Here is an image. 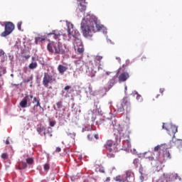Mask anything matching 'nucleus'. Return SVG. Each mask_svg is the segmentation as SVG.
Instances as JSON below:
<instances>
[{
  "label": "nucleus",
  "instance_id": "obj_1",
  "mask_svg": "<svg viewBox=\"0 0 182 182\" xmlns=\"http://www.w3.org/2000/svg\"><path fill=\"white\" fill-rule=\"evenodd\" d=\"M103 25L99 23L97 18L94 16L88 15L81 22V30L85 38H92L93 33L103 31Z\"/></svg>",
  "mask_w": 182,
  "mask_h": 182
},
{
  "label": "nucleus",
  "instance_id": "obj_2",
  "mask_svg": "<svg viewBox=\"0 0 182 182\" xmlns=\"http://www.w3.org/2000/svg\"><path fill=\"white\" fill-rule=\"evenodd\" d=\"M47 49L48 52L55 53V55H65L69 52V48L59 41H50L47 45Z\"/></svg>",
  "mask_w": 182,
  "mask_h": 182
},
{
  "label": "nucleus",
  "instance_id": "obj_3",
  "mask_svg": "<svg viewBox=\"0 0 182 182\" xmlns=\"http://www.w3.org/2000/svg\"><path fill=\"white\" fill-rule=\"evenodd\" d=\"M119 133L120 140H123L124 141V146L127 147V149H130V147H132V144L130 143V137L129 136V134H130L129 126L125 125L122 128H119Z\"/></svg>",
  "mask_w": 182,
  "mask_h": 182
},
{
  "label": "nucleus",
  "instance_id": "obj_4",
  "mask_svg": "<svg viewBox=\"0 0 182 182\" xmlns=\"http://www.w3.org/2000/svg\"><path fill=\"white\" fill-rule=\"evenodd\" d=\"M69 38H74L73 45L74 48H79V46H82V40H80V33L76 30L70 29L68 28V29Z\"/></svg>",
  "mask_w": 182,
  "mask_h": 182
},
{
  "label": "nucleus",
  "instance_id": "obj_5",
  "mask_svg": "<svg viewBox=\"0 0 182 182\" xmlns=\"http://www.w3.org/2000/svg\"><path fill=\"white\" fill-rule=\"evenodd\" d=\"M118 109V112H129L130 110H132V104L130 103V100L128 97H124L122 101L121 104L117 105V106Z\"/></svg>",
  "mask_w": 182,
  "mask_h": 182
},
{
  "label": "nucleus",
  "instance_id": "obj_6",
  "mask_svg": "<svg viewBox=\"0 0 182 182\" xmlns=\"http://www.w3.org/2000/svg\"><path fill=\"white\" fill-rule=\"evenodd\" d=\"M52 83H56V77H53L50 73H45L43 77V86L52 89V86L49 87V84L52 85Z\"/></svg>",
  "mask_w": 182,
  "mask_h": 182
},
{
  "label": "nucleus",
  "instance_id": "obj_7",
  "mask_svg": "<svg viewBox=\"0 0 182 182\" xmlns=\"http://www.w3.org/2000/svg\"><path fill=\"white\" fill-rule=\"evenodd\" d=\"M4 31L2 32L1 34V36H2V38L6 37L9 35H11V32H14V30L15 29V24H14V23L11 21H6L4 23Z\"/></svg>",
  "mask_w": 182,
  "mask_h": 182
},
{
  "label": "nucleus",
  "instance_id": "obj_8",
  "mask_svg": "<svg viewBox=\"0 0 182 182\" xmlns=\"http://www.w3.org/2000/svg\"><path fill=\"white\" fill-rule=\"evenodd\" d=\"M165 123L163 124V129H165L166 130L169 136H172V137H175L176 133L178 132L177 127L176 125L168 124H166V127L165 126Z\"/></svg>",
  "mask_w": 182,
  "mask_h": 182
},
{
  "label": "nucleus",
  "instance_id": "obj_9",
  "mask_svg": "<svg viewBox=\"0 0 182 182\" xmlns=\"http://www.w3.org/2000/svg\"><path fill=\"white\" fill-rule=\"evenodd\" d=\"M102 59V56L95 55L94 57V60L90 62L92 65V69H97V70H100V66H102L101 61Z\"/></svg>",
  "mask_w": 182,
  "mask_h": 182
},
{
  "label": "nucleus",
  "instance_id": "obj_10",
  "mask_svg": "<svg viewBox=\"0 0 182 182\" xmlns=\"http://www.w3.org/2000/svg\"><path fill=\"white\" fill-rule=\"evenodd\" d=\"M33 95H26L25 97L21 100V102L19 103V106L22 109H25L28 107V106H31V101L33 99Z\"/></svg>",
  "mask_w": 182,
  "mask_h": 182
},
{
  "label": "nucleus",
  "instance_id": "obj_11",
  "mask_svg": "<svg viewBox=\"0 0 182 182\" xmlns=\"http://www.w3.org/2000/svg\"><path fill=\"white\" fill-rule=\"evenodd\" d=\"M49 129L50 128H48V129L46 130V127H45L43 125H38L36 130L38 134H41L42 136L43 133V136H46L48 133H49Z\"/></svg>",
  "mask_w": 182,
  "mask_h": 182
},
{
  "label": "nucleus",
  "instance_id": "obj_12",
  "mask_svg": "<svg viewBox=\"0 0 182 182\" xmlns=\"http://www.w3.org/2000/svg\"><path fill=\"white\" fill-rule=\"evenodd\" d=\"M104 147L108 151H113V149H114V141L112 140H107L105 144L104 145Z\"/></svg>",
  "mask_w": 182,
  "mask_h": 182
},
{
  "label": "nucleus",
  "instance_id": "obj_13",
  "mask_svg": "<svg viewBox=\"0 0 182 182\" xmlns=\"http://www.w3.org/2000/svg\"><path fill=\"white\" fill-rule=\"evenodd\" d=\"M129 77H130L129 73L124 72L119 75V76L118 77L119 82H126V80H127V79H129Z\"/></svg>",
  "mask_w": 182,
  "mask_h": 182
},
{
  "label": "nucleus",
  "instance_id": "obj_14",
  "mask_svg": "<svg viewBox=\"0 0 182 182\" xmlns=\"http://www.w3.org/2000/svg\"><path fill=\"white\" fill-rule=\"evenodd\" d=\"M48 35H53L54 39H59V38L63 35V33L58 30H53L51 33H48Z\"/></svg>",
  "mask_w": 182,
  "mask_h": 182
},
{
  "label": "nucleus",
  "instance_id": "obj_15",
  "mask_svg": "<svg viewBox=\"0 0 182 182\" xmlns=\"http://www.w3.org/2000/svg\"><path fill=\"white\" fill-rule=\"evenodd\" d=\"M114 181H117V182H126L127 181V178H126V176H124V175H118V176L114 177Z\"/></svg>",
  "mask_w": 182,
  "mask_h": 182
},
{
  "label": "nucleus",
  "instance_id": "obj_16",
  "mask_svg": "<svg viewBox=\"0 0 182 182\" xmlns=\"http://www.w3.org/2000/svg\"><path fill=\"white\" fill-rule=\"evenodd\" d=\"M58 70L60 75H63V73H65V72H66V70H68V67H65L63 65H59L58 66Z\"/></svg>",
  "mask_w": 182,
  "mask_h": 182
},
{
  "label": "nucleus",
  "instance_id": "obj_17",
  "mask_svg": "<svg viewBox=\"0 0 182 182\" xmlns=\"http://www.w3.org/2000/svg\"><path fill=\"white\" fill-rule=\"evenodd\" d=\"M33 103H36V105H34V109H36L37 107H41V109H42V106H41V102H39L38 98H36V97H33Z\"/></svg>",
  "mask_w": 182,
  "mask_h": 182
},
{
  "label": "nucleus",
  "instance_id": "obj_18",
  "mask_svg": "<svg viewBox=\"0 0 182 182\" xmlns=\"http://www.w3.org/2000/svg\"><path fill=\"white\" fill-rule=\"evenodd\" d=\"M78 9H80V12H84V11H86V2L80 3L78 5Z\"/></svg>",
  "mask_w": 182,
  "mask_h": 182
},
{
  "label": "nucleus",
  "instance_id": "obj_19",
  "mask_svg": "<svg viewBox=\"0 0 182 182\" xmlns=\"http://www.w3.org/2000/svg\"><path fill=\"white\" fill-rule=\"evenodd\" d=\"M26 167H28V164H26V162L21 161L18 164V168H19V170H25V168H26Z\"/></svg>",
  "mask_w": 182,
  "mask_h": 182
},
{
  "label": "nucleus",
  "instance_id": "obj_20",
  "mask_svg": "<svg viewBox=\"0 0 182 182\" xmlns=\"http://www.w3.org/2000/svg\"><path fill=\"white\" fill-rule=\"evenodd\" d=\"M0 62H5V52L0 49Z\"/></svg>",
  "mask_w": 182,
  "mask_h": 182
},
{
  "label": "nucleus",
  "instance_id": "obj_21",
  "mask_svg": "<svg viewBox=\"0 0 182 182\" xmlns=\"http://www.w3.org/2000/svg\"><path fill=\"white\" fill-rule=\"evenodd\" d=\"M85 65V63L82 61L81 60H77L75 61V65L77 68H82Z\"/></svg>",
  "mask_w": 182,
  "mask_h": 182
},
{
  "label": "nucleus",
  "instance_id": "obj_22",
  "mask_svg": "<svg viewBox=\"0 0 182 182\" xmlns=\"http://www.w3.org/2000/svg\"><path fill=\"white\" fill-rule=\"evenodd\" d=\"M45 41L44 38L42 37H36L35 38V43L38 45V43H41V42H43Z\"/></svg>",
  "mask_w": 182,
  "mask_h": 182
},
{
  "label": "nucleus",
  "instance_id": "obj_23",
  "mask_svg": "<svg viewBox=\"0 0 182 182\" xmlns=\"http://www.w3.org/2000/svg\"><path fill=\"white\" fill-rule=\"evenodd\" d=\"M29 69H36L38 68V63L36 62L31 63L28 65Z\"/></svg>",
  "mask_w": 182,
  "mask_h": 182
},
{
  "label": "nucleus",
  "instance_id": "obj_24",
  "mask_svg": "<svg viewBox=\"0 0 182 182\" xmlns=\"http://www.w3.org/2000/svg\"><path fill=\"white\" fill-rule=\"evenodd\" d=\"M156 182H167V178L164 175V176H161L160 178Z\"/></svg>",
  "mask_w": 182,
  "mask_h": 182
},
{
  "label": "nucleus",
  "instance_id": "obj_25",
  "mask_svg": "<svg viewBox=\"0 0 182 182\" xmlns=\"http://www.w3.org/2000/svg\"><path fill=\"white\" fill-rule=\"evenodd\" d=\"M43 168H44L45 171H49V170L50 168V165L47 163V164H44Z\"/></svg>",
  "mask_w": 182,
  "mask_h": 182
},
{
  "label": "nucleus",
  "instance_id": "obj_26",
  "mask_svg": "<svg viewBox=\"0 0 182 182\" xmlns=\"http://www.w3.org/2000/svg\"><path fill=\"white\" fill-rule=\"evenodd\" d=\"M27 164H33V158H28L26 159Z\"/></svg>",
  "mask_w": 182,
  "mask_h": 182
},
{
  "label": "nucleus",
  "instance_id": "obj_27",
  "mask_svg": "<svg viewBox=\"0 0 182 182\" xmlns=\"http://www.w3.org/2000/svg\"><path fill=\"white\" fill-rule=\"evenodd\" d=\"M56 106L58 109H62V107H63V102H62V101L58 102Z\"/></svg>",
  "mask_w": 182,
  "mask_h": 182
},
{
  "label": "nucleus",
  "instance_id": "obj_28",
  "mask_svg": "<svg viewBox=\"0 0 182 182\" xmlns=\"http://www.w3.org/2000/svg\"><path fill=\"white\" fill-rule=\"evenodd\" d=\"M177 147H182V139H178L176 142Z\"/></svg>",
  "mask_w": 182,
  "mask_h": 182
},
{
  "label": "nucleus",
  "instance_id": "obj_29",
  "mask_svg": "<svg viewBox=\"0 0 182 182\" xmlns=\"http://www.w3.org/2000/svg\"><path fill=\"white\" fill-rule=\"evenodd\" d=\"M33 77L31 75V77H28L27 79L24 80V83H29V82H32Z\"/></svg>",
  "mask_w": 182,
  "mask_h": 182
},
{
  "label": "nucleus",
  "instance_id": "obj_30",
  "mask_svg": "<svg viewBox=\"0 0 182 182\" xmlns=\"http://www.w3.org/2000/svg\"><path fill=\"white\" fill-rule=\"evenodd\" d=\"M163 144L161 145H158L154 147V151H159V150H161V147H163Z\"/></svg>",
  "mask_w": 182,
  "mask_h": 182
},
{
  "label": "nucleus",
  "instance_id": "obj_31",
  "mask_svg": "<svg viewBox=\"0 0 182 182\" xmlns=\"http://www.w3.org/2000/svg\"><path fill=\"white\" fill-rule=\"evenodd\" d=\"M132 171H126V178L127 180V178H129V177H132Z\"/></svg>",
  "mask_w": 182,
  "mask_h": 182
},
{
  "label": "nucleus",
  "instance_id": "obj_32",
  "mask_svg": "<svg viewBox=\"0 0 182 182\" xmlns=\"http://www.w3.org/2000/svg\"><path fill=\"white\" fill-rule=\"evenodd\" d=\"M22 21H18L17 23V28L18 29V31H22Z\"/></svg>",
  "mask_w": 182,
  "mask_h": 182
},
{
  "label": "nucleus",
  "instance_id": "obj_33",
  "mask_svg": "<svg viewBox=\"0 0 182 182\" xmlns=\"http://www.w3.org/2000/svg\"><path fill=\"white\" fill-rule=\"evenodd\" d=\"M173 177L175 178V180H179V181H181V177L178 176V174L175 173Z\"/></svg>",
  "mask_w": 182,
  "mask_h": 182
},
{
  "label": "nucleus",
  "instance_id": "obj_34",
  "mask_svg": "<svg viewBox=\"0 0 182 182\" xmlns=\"http://www.w3.org/2000/svg\"><path fill=\"white\" fill-rule=\"evenodd\" d=\"M164 157H166L167 159H171V155L170 154V152L166 151L164 153Z\"/></svg>",
  "mask_w": 182,
  "mask_h": 182
},
{
  "label": "nucleus",
  "instance_id": "obj_35",
  "mask_svg": "<svg viewBox=\"0 0 182 182\" xmlns=\"http://www.w3.org/2000/svg\"><path fill=\"white\" fill-rule=\"evenodd\" d=\"M107 157L109 159H113L114 157V154L112 153V151H109L108 154H107Z\"/></svg>",
  "mask_w": 182,
  "mask_h": 182
},
{
  "label": "nucleus",
  "instance_id": "obj_36",
  "mask_svg": "<svg viewBox=\"0 0 182 182\" xmlns=\"http://www.w3.org/2000/svg\"><path fill=\"white\" fill-rule=\"evenodd\" d=\"M77 52L78 53H83V52H85V48H83V47H79L77 48Z\"/></svg>",
  "mask_w": 182,
  "mask_h": 182
},
{
  "label": "nucleus",
  "instance_id": "obj_37",
  "mask_svg": "<svg viewBox=\"0 0 182 182\" xmlns=\"http://www.w3.org/2000/svg\"><path fill=\"white\" fill-rule=\"evenodd\" d=\"M1 159H3L4 160H7L8 159V154L6 153H4L1 154Z\"/></svg>",
  "mask_w": 182,
  "mask_h": 182
},
{
  "label": "nucleus",
  "instance_id": "obj_38",
  "mask_svg": "<svg viewBox=\"0 0 182 182\" xmlns=\"http://www.w3.org/2000/svg\"><path fill=\"white\" fill-rule=\"evenodd\" d=\"M150 154L151 156H149L148 159L149 160H150V161H153V160H154V154L151 152Z\"/></svg>",
  "mask_w": 182,
  "mask_h": 182
},
{
  "label": "nucleus",
  "instance_id": "obj_39",
  "mask_svg": "<svg viewBox=\"0 0 182 182\" xmlns=\"http://www.w3.org/2000/svg\"><path fill=\"white\" fill-rule=\"evenodd\" d=\"M136 100H139V102H141L142 98L141 95H139V93L136 92Z\"/></svg>",
  "mask_w": 182,
  "mask_h": 182
},
{
  "label": "nucleus",
  "instance_id": "obj_40",
  "mask_svg": "<svg viewBox=\"0 0 182 182\" xmlns=\"http://www.w3.org/2000/svg\"><path fill=\"white\" fill-rule=\"evenodd\" d=\"M49 124L51 127H53L55 126V124H56V122L55 121H50Z\"/></svg>",
  "mask_w": 182,
  "mask_h": 182
},
{
  "label": "nucleus",
  "instance_id": "obj_41",
  "mask_svg": "<svg viewBox=\"0 0 182 182\" xmlns=\"http://www.w3.org/2000/svg\"><path fill=\"white\" fill-rule=\"evenodd\" d=\"M133 164L135 166H137V164H139V159H134V161H133Z\"/></svg>",
  "mask_w": 182,
  "mask_h": 182
},
{
  "label": "nucleus",
  "instance_id": "obj_42",
  "mask_svg": "<svg viewBox=\"0 0 182 182\" xmlns=\"http://www.w3.org/2000/svg\"><path fill=\"white\" fill-rule=\"evenodd\" d=\"M90 76V77H95V76H96V71H94L93 73H92Z\"/></svg>",
  "mask_w": 182,
  "mask_h": 182
},
{
  "label": "nucleus",
  "instance_id": "obj_43",
  "mask_svg": "<svg viewBox=\"0 0 182 182\" xmlns=\"http://www.w3.org/2000/svg\"><path fill=\"white\" fill-rule=\"evenodd\" d=\"M55 151L56 153H60V151H62V149H60V147H57Z\"/></svg>",
  "mask_w": 182,
  "mask_h": 182
},
{
  "label": "nucleus",
  "instance_id": "obj_44",
  "mask_svg": "<svg viewBox=\"0 0 182 182\" xmlns=\"http://www.w3.org/2000/svg\"><path fill=\"white\" fill-rule=\"evenodd\" d=\"M160 93H161V95L163 96V93H164V88H161L159 90Z\"/></svg>",
  "mask_w": 182,
  "mask_h": 182
},
{
  "label": "nucleus",
  "instance_id": "obj_45",
  "mask_svg": "<svg viewBox=\"0 0 182 182\" xmlns=\"http://www.w3.org/2000/svg\"><path fill=\"white\" fill-rule=\"evenodd\" d=\"M69 89H70V86L67 85L65 87L64 90H69Z\"/></svg>",
  "mask_w": 182,
  "mask_h": 182
},
{
  "label": "nucleus",
  "instance_id": "obj_46",
  "mask_svg": "<svg viewBox=\"0 0 182 182\" xmlns=\"http://www.w3.org/2000/svg\"><path fill=\"white\" fill-rule=\"evenodd\" d=\"M87 137H88L89 140H92V139H93V135L88 134Z\"/></svg>",
  "mask_w": 182,
  "mask_h": 182
},
{
  "label": "nucleus",
  "instance_id": "obj_47",
  "mask_svg": "<svg viewBox=\"0 0 182 182\" xmlns=\"http://www.w3.org/2000/svg\"><path fill=\"white\" fill-rule=\"evenodd\" d=\"M77 2H80V3H84L85 4V2H86V0H77Z\"/></svg>",
  "mask_w": 182,
  "mask_h": 182
},
{
  "label": "nucleus",
  "instance_id": "obj_48",
  "mask_svg": "<svg viewBox=\"0 0 182 182\" xmlns=\"http://www.w3.org/2000/svg\"><path fill=\"white\" fill-rule=\"evenodd\" d=\"M110 73H112L110 71L105 72V75H107V76H109V75H110Z\"/></svg>",
  "mask_w": 182,
  "mask_h": 182
},
{
  "label": "nucleus",
  "instance_id": "obj_49",
  "mask_svg": "<svg viewBox=\"0 0 182 182\" xmlns=\"http://www.w3.org/2000/svg\"><path fill=\"white\" fill-rule=\"evenodd\" d=\"M94 137H95V139H96L97 140L99 139V135L98 134H95Z\"/></svg>",
  "mask_w": 182,
  "mask_h": 182
},
{
  "label": "nucleus",
  "instance_id": "obj_50",
  "mask_svg": "<svg viewBox=\"0 0 182 182\" xmlns=\"http://www.w3.org/2000/svg\"><path fill=\"white\" fill-rule=\"evenodd\" d=\"M24 58H25V59H29V58H31V55H25Z\"/></svg>",
  "mask_w": 182,
  "mask_h": 182
},
{
  "label": "nucleus",
  "instance_id": "obj_51",
  "mask_svg": "<svg viewBox=\"0 0 182 182\" xmlns=\"http://www.w3.org/2000/svg\"><path fill=\"white\" fill-rule=\"evenodd\" d=\"M147 58L146 56H142L141 60H146Z\"/></svg>",
  "mask_w": 182,
  "mask_h": 182
},
{
  "label": "nucleus",
  "instance_id": "obj_52",
  "mask_svg": "<svg viewBox=\"0 0 182 182\" xmlns=\"http://www.w3.org/2000/svg\"><path fill=\"white\" fill-rule=\"evenodd\" d=\"M100 173H105V169L103 168H102L101 169H100Z\"/></svg>",
  "mask_w": 182,
  "mask_h": 182
},
{
  "label": "nucleus",
  "instance_id": "obj_53",
  "mask_svg": "<svg viewBox=\"0 0 182 182\" xmlns=\"http://www.w3.org/2000/svg\"><path fill=\"white\" fill-rule=\"evenodd\" d=\"M47 134H49L50 137H52V134H50V132H48L47 133Z\"/></svg>",
  "mask_w": 182,
  "mask_h": 182
},
{
  "label": "nucleus",
  "instance_id": "obj_54",
  "mask_svg": "<svg viewBox=\"0 0 182 182\" xmlns=\"http://www.w3.org/2000/svg\"><path fill=\"white\" fill-rule=\"evenodd\" d=\"M106 181H107V182L110 181V178H107Z\"/></svg>",
  "mask_w": 182,
  "mask_h": 182
},
{
  "label": "nucleus",
  "instance_id": "obj_55",
  "mask_svg": "<svg viewBox=\"0 0 182 182\" xmlns=\"http://www.w3.org/2000/svg\"><path fill=\"white\" fill-rule=\"evenodd\" d=\"M6 144H9V140L7 139V140L6 141Z\"/></svg>",
  "mask_w": 182,
  "mask_h": 182
},
{
  "label": "nucleus",
  "instance_id": "obj_56",
  "mask_svg": "<svg viewBox=\"0 0 182 182\" xmlns=\"http://www.w3.org/2000/svg\"><path fill=\"white\" fill-rule=\"evenodd\" d=\"M36 110V108H35V106L33 107V112H35Z\"/></svg>",
  "mask_w": 182,
  "mask_h": 182
},
{
  "label": "nucleus",
  "instance_id": "obj_57",
  "mask_svg": "<svg viewBox=\"0 0 182 182\" xmlns=\"http://www.w3.org/2000/svg\"><path fill=\"white\" fill-rule=\"evenodd\" d=\"M118 72H122V68H119V69L118 70Z\"/></svg>",
  "mask_w": 182,
  "mask_h": 182
},
{
  "label": "nucleus",
  "instance_id": "obj_58",
  "mask_svg": "<svg viewBox=\"0 0 182 182\" xmlns=\"http://www.w3.org/2000/svg\"><path fill=\"white\" fill-rule=\"evenodd\" d=\"M117 59L120 62V58H117Z\"/></svg>",
  "mask_w": 182,
  "mask_h": 182
},
{
  "label": "nucleus",
  "instance_id": "obj_59",
  "mask_svg": "<svg viewBox=\"0 0 182 182\" xmlns=\"http://www.w3.org/2000/svg\"><path fill=\"white\" fill-rule=\"evenodd\" d=\"M159 96H160V95H156V99H159Z\"/></svg>",
  "mask_w": 182,
  "mask_h": 182
},
{
  "label": "nucleus",
  "instance_id": "obj_60",
  "mask_svg": "<svg viewBox=\"0 0 182 182\" xmlns=\"http://www.w3.org/2000/svg\"><path fill=\"white\" fill-rule=\"evenodd\" d=\"M32 60H35V58H34V57H32Z\"/></svg>",
  "mask_w": 182,
  "mask_h": 182
},
{
  "label": "nucleus",
  "instance_id": "obj_61",
  "mask_svg": "<svg viewBox=\"0 0 182 182\" xmlns=\"http://www.w3.org/2000/svg\"><path fill=\"white\" fill-rule=\"evenodd\" d=\"M127 90V87H125V92Z\"/></svg>",
  "mask_w": 182,
  "mask_h": 182
},
{
  "label": "nucleus",
  "instance_id": "obj_62",
  "mask_svg": "<svg viewBox=\"0 0 182 182\" xmlns=\"http://www.w3.org/2000/svg\"><path fill=\"white\" fill-rule=\"evenodd\" d=\"M4 72H6V70H4Z\"/></svg>",
  "mask_w": 182,
  "mask_h": 182
}]
</instances>
